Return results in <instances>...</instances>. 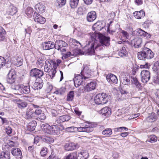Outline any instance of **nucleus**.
I'll return each mask as SVG.
<instances>
[{
	"mask_svg": "<svg viewBox=\"0 0 159 159\" xmlns=\"http://www.w3.org/2000/svg\"><path fill=\"white\" fill-rule=\"evenodd\" d=\"M78 145L74 143H66L64 146L66 150L67 151H72L78 148Z\"/></svg>",
	"mask_w": 159,
	"mask_h": 159,
	"instance_id": "nucleus-20",
	"label": "nucleus"
},
{
	"mask_svg": "<svg viewBox=\"0 0 159 159\" xmlns=\"http://www.w3.org/2000/svg\"><path fill=\"white\" fill-rule=\"evenodd\" d=\"M123 94H124V93L120 91V92L116 94V97L118 101H120L123 99V98L122 97Z\"/></svg>",
	"mask_w": 159,
	"mask_h": 159,
	"instance_id": "nucleus-55",
	"label": "nucleus"
},
{
	"mask_svg": "<svg viewBox=\"0 0 159 159\" xmlns=\"http://www.w3.org/2000/svg\"><path fill=\"white\" fill-rule=\"evenodd\" d=\"M76 127L71 126L66 128H63V129L68 132H76Z\"/></svg>",
	"mask_w": 159,
	"mask_h": 159,
	"instance_id": "nucleus-46",
	"label": "nucleus"
},
{
	"mask_svg": "<svg viewBox=\"0 0 159 159\" xmlns=\"http://www.w3.org/2000/svg\"><path fill=\"white\" fill-rule=\"evenodd\" d=\"M139 59L141 60H145L146 59H150L154 57L153 52L149 48H144L143 50L138 53Z\"/></svg>",
	"mask_w": 159,
	"mask_h": 159,
	"instance_id": "nucleus-4",
	"label": "nucleus"
},
{
	"mask_svg": "<svg viewBox=\"0 0 159 159\" xmlns=\"http://www.w3.org/2000/svg\"><path fill=\"white\" fill-rule=\"evenodd\" d=\"M42 112V110L40 109H37L35 111H34V117L36 116H38Z\"/></svg>",
	"mask_w": 159,
	"mask_h": 159,
	"instance_id": "nucleus-59",
	"label": "nucleus"
},
{
	"mask_svg": "<svg viewBox=\"0 0 159 159\" xmlns=\"http://www.w3.org/2000/svg\"><path fill=\"white\" fill-rule=\"evenodd\" d=\"M43 48L44 50H49L55 48V46L53 42L49 41L45 42L43 44Z\"/></svg>",
	"mask_w": 159,
	"mask_h": 159,
	"instance_id": "nucleus-24",
	"label": "nucleus"
},
{
	"mask_svg": "<svg viewBox=\"0 0 159 159\" xmlns=\"http://www.w3.org/2000/svg\"><path fill=\"white\" fill-rule=\"evenodd\" d=\"M67 43L64 41L61 40H57L55 42V48L58 50L63 47H66Z\"/></svg>",
	"mask_w": 159,
	"mask_h": 159,
	"instance_id": "nucleus-18",
	"label": "nucleus"
},
{
	"mask_svg": "<svg viewBox=\"0 0 159 159\" xmlns=\"http://www.w3.org/2000/svg\"><path fill=\"white\" fill-rule=\"evenodd\" d=\"M42 83L40 82H35L34 85V87L35 89H40L42 88Z\"/></svg>",
	"mask_w": 159,
	"mask_h": 159,
	"instance_id": "nucleus-50",
	"label": "nucleus"
},
{
	"mask_svg": "<svg viewBox=\"0 0 159 159\" xmlns=\"http://www.w3.org/2000/svg\"><path fill=\"white\" fill-rule=\"evenodd\" d=\"M112 130L111 128H107L102 132V134L106 136H110L112 134Z\"/></svg>",
	"mask_w": 159,
	"mask_h": 159,
	"instance_id": "nucleus-40",
	"label": "nucleus"
},
{
	"mask_svg": "<svg viewBox=\"0 0 159 159\" xmlns=\"http://www.w3.org/2000/svg\"><path fill=\"white\" fill-rule=\"evenodd\" d=\"M131 81L132 83L134 84L136 87L138 88H140V84L135 77H131Z\"/></svg>",
	"mask_w": 159,
	"mask_h": 159,
	"instance_id": "nucleus-39",
	"label": "nucleus"
},
{
	"mask_svg": "<svg viewBox=\"0 0 159 159\" xmlns=\"http://www.w3.org/2000/svg\"><path fill=\"white\" fill-rule=\"evenodd\" d=\"M118 55L120 57L125 56L127 55V52L125 47H123L122 48L118 53Z\"/></svg>",
	"mask_w": 159,
	"mask_h": 159,
	"instance_id": "nucleus-48",
	"label": "nucleus"
},
{
	"mask_svg": "<svg viewBox=\"0 0 159 159\" xmlns=\"http://www.w3.org/2000/svg\"><path fill=\"white\" fill-rule=\"evenodd\" d=\"M11 61L12 62L17 66H20L22 65L23 61V60L21 57H18L16 58H12Z\"/></svg>",
	"mask_w": 159,
	"mask_h": 159,
	"instance_id": "nucleus-26",
	"label": "nucleus"
},
{
	"mask_svg": "<svg viewBox=\"0 0 159 159\" xmlns=\"http://www.w3.org/2000/svg\"><path fill=\"white\" fill-rule=\"evenodd\" d=\"M9 154L8 152H2L0 155V159H9Z\"/></svg>",
	"mask_w": 159,
	"mask_h": 159,
	"instance_id": "nucleus-43",
	"label": "nucleus"
},
{
	"mask_svg": "<svg viewBox=\"0 0 159 159\" xmlns=\"http://www.w3.org/2000/svg\"><path fill=\"white\" fill-rule=\"evenodd\" d=\"M84 80L89 78L92 74V72L87 65H84L83 69L81 72Z\"/></svg>",
	"mask_w": 159,
	"mask_h": 159,
	"instance_id": "nucleus-7",
	"label": "nucleus"
},
{
	"mask_svg": "<svg viewBox=\"0 0 159 159\" xmlns=\"http://www.w3.org/2000/svg\"><path fill=\"white\" fill-rule=\"evenodd\" d=\"M11 153L18 159H20L22 157V152L18 148H13Z\"/></svg>",
	"mask_w": 159,
	"mask_h": 159,
	"instance_id": "nucleus-16",
	"label": "nucleus"
},
{
	"mask_svg": "<svg viewBox=\"0 0 159 159\" xmlns=\"http://www.w3.org/2000/svg\"><path fill=\"white\" fill-rule=\"evenodd\" d=\"M100 42L101 45L103 46H108L110 44V38L108 37H106L105 36L101 34L99 36Z\"/></svg>",
	"mask_w": 159,
	"mask_h": 159,
	"instance_id": "nucleus-11",
	"label": "nucleus"
},
{
	"mask_svg": "<svg viewBox=\"0 0 159 159\" xmlns=\"http://www.w3.org/2000/svg\"><path fill=\"white\" fill-rule=\"evenodd\" d=\"M134 16L137 19H140L143 17L145 13L144 11L141 10L139 11H135L133 13Z\"/></svg>",
	"mask_w": 159,
	"mask_h": 159,
	"instance_id": "nucleus-32",
	"label": "nucleus"
},
{
	"mask_svg": "<svg viewBox=\"0 0 159 159\" xmlns=\"http://www.w3.org/2000/svg\"><path fill=\"white\" fill-rule=\"evenodd\" d=\"M34 21L39 23L43 24L46 21V20L44 18L37 13H34Z\"/></svg>",
	"mask_w": 159,
	"mask_h": 159,
	"instance_id": "nucleus-14",
	"label": "nucleus"
},
{
	"mask_svg": "<svg viewBox=\"0 0 159 159\" xmlns=\"http://www.w3.org/2000/svg\"><path fill=\"white\" fill-rule=\"evenodd\" d=\"M93 127L89 123L88 125H85L83 127H76V131L89 133L93 131Z\"/></svg>",
	"mask_w": 159,
	"mask_h": 159,
	"instance_id": "nucleus-8",
	"label": "nucleus"
},
{
	"mask_svg": "<svg viewBox=\"0 0 159 159\" xmlns=\"http://www.w3.org/2000/svg\"><path fill=\"white\" fill-rule=\"evenodd\" d=\"M120 82L124 85H129L130 84L129 77H122L120 78Z\"/></svg>",
	"mask_w": 159,
	"mask_h": 159,
	"instance_id": "nucleus-33",
	"label": "nucleus"
},
{
	"mask_svg": "<svg viewBox=\"0 0 159 159\" xmlns=\"http://www.w3.org/2000/svg\"><path fill=\"white\" fill-rule=\"evenodd\" d=\"M89 156V154L86 152L82 151L79 153L78 154L77 159H87Z\"/></svg>",
	"mask_w": 159,
	"mask_h": 159,
	"instance_id": "nucleus-34",
	"label": "nucleus"
},
{
	"mask_svg": "<svg viewBox=\"0 0 159 159\" xmlns=\"http://www.w3.org/2000/svg\"><path fill=\"white\" fill-rule=\"evenodd\" d=\"M6 32L5 30L0 26V41H4L6 39Z\"/></svg>",
	"mask_w": 159,
	"mask_h": 159,
	"instance_id": "nucleus-37",
	"label": "nucleus"
},
{
	"mask_svg": "<svg viewBox=\"0 0 159 159\" xmlns=\"http://www.w3.org/2000/svg\"><path fill=\"white\" fill-rule=\"evenodd\" d=\"M79 0H70V5L72 8H75L78 5Z\"/></svg>",
	"mask_w": 159,
	"mask_h": 159,
	"instance_id": "nucleus-45",
	"label": "nucleus"
},
{
	"mask_svg": "<svg viewBox=\"0 0 159 159\" xmlns=\"http://www.w3.org/2000/svg\"><path fill=\"white\" fill-rule=\"evenodd\" d=\"M25 117L27 119L34 117V111L30 108L28 109L26 111Z\"/></svg>",
	"mask_w": 159,
	"mask_h": 159,
	"instance_id": "nucleus-27",
	"label": "nucleus"
},
{
	"mask_svg": "<svg viewBox=\"0 0 159 159\" xmlns=\"http://www.w3.org/2000/svg\"><path fill=\"white\" fill-rule=\"evenodd\" d=\"M83 76L81 75H77L74 78V85L76 87H78L80 85L83 84V81L84 80Z\"/></svg>",
	"mask_w": 159,
	"mask_h": 159,
	"instance_id": "nucleus-13",
	"label": "nucleus"
},
{
	"mask_svg": "<svg viewBox=\"0 0 159 159\" xmlns=\"http://www.w3.org/2000/svg\"><path fill=\"white\" fill-rule=\"evenodd\" d=\"M100 45L98 44L97 41L93 37H91L85 47L86 52L88 55H94L95 50L97 49Z\"/></svg>",
	"mask_w": 159,
	"mask_h": 159,
	"instance_id": "nucleus-2",
	"label": "nucleus"
},
{
	"mask_svg": "<svg viewBox=\"0 0 159 159\" xmlns=\"http://www.w3.org/2000/svg\"><path fill=\"white\" fill-rule=\"evenodd\" d=\"M142 42V39L139 38H135L132 41V43H134V47L136 48H139L140 47Z\"/></svg>",
	"mask_w": 159,
	"mask_h": 159,
	"instance_id": "nucleus-30",
	"label": "nucleus"
},
{
	"mask_svg": "<svg viewBox=\"0 0 159 159\" xmlns=\"http://www.w3.org/2000/svg\"><path fill=\"white\" fill-rule=\"evenodd\" d=\"M141 80L144 83H147L149 80L150 77V72L147 70H143L141 73Z\"/></svg>",
	"mask_w": 159,
	"mask_h": 159,
	"instance_id": "nucleus-9",
	"label": "nucleus"
},
{
	"mask_svg": "<svg viewBox=\"0 0 159 159\" xmlns=\"http://www.w3.org/2000/svg\"><path fill=\"white\" fill-rule=\"evenodd\" d=\"M12 129L11 127L8 126L6 128V132L7 134H9L11 133Z\"/></svg>",
	"mask_w": 159,
	"mask_h": 159,
	"instance_id": "nucleus-61",
	"label": "nucleus"
},
{
	"mask_svg": "<svg viewBox=\"0 0 159 159\" xmlns=\"http://www.w3.org/2000/svg\"><path fill=\"white\" fill-rule=\"evenodd\" d=\"M94 30H101L103 28L102 23L101 21H99L94 24L93 26Z\"/></svg>",
	"mask_w": 159,
	"mask_h": 159,
	"instance_id": "nucleus-35",
	"label": "nucleus"
},
{
	"mask_svg": "<svg viewBox=\"0 0 159 159\" xmlns=\"http://www.w3.org/2000/svg\"><path fill=\"white\" fill-rule=\"evenodd\" d=\"M16 8L13 5H11L7 10V14L13 15L17 12Z\"/></svg>",
	"mask_w": 159,
	"mask_h": 159,
	"instance_id": "nucleus-25",
	"label": "nucleus"
},
{
	"mask_svg": "<svg viewBox=\"0 0 159 159\" xmlns=\"http://www.w3.org/2000/svg\"><path fill=\"white\" fill-rule=\"evenodd\" d=\"M157 119V117L154 113H152L146 118L148 121L151 122L155 121Z\"/></svg>",
	"mask_w": 159,
	"mask_h": 159,
	"instance_id": "nucleus-36",
	"label": "nucleus"
},
{
	"mask_svg": "<svg viewBox=\"0 0 159 159\" xmlns=\"http://www.w3.org/2000/svg\"><path fill=\"white\" fill-rule=\"evenodd\" d=\"M44 61V60L42 58L38 59L36 63L38 68H42L43 67Z\"/></svg>",
	"mask_w": 159,
	"mask_h": 159,
	"instance_id": "nucleus-47",
	"label": "nucleus"
},
{
	"mask_svg": "<svg viewBox=\"0 0 159 159\" xmlns=\"http://www.w3.org/2000/svg\"><path fill=\"white\" fill-rule=\"evenodd\" d=\"M18 107L20 108H24L27 106V103L25 102L20 101L17 103Z\"/></svg>",
	"mask_w": 159,
	"mask_h": 159,
	"instance_id": "nucleus-52",
	"label": "nucleus"
},
{
	"mask_svg": "<svg viewBox=\"0 0 159 159\" xmlns=\"http://www.w3.org/2000/svg\"><path fill=\"white\" fill-rule=\"evenodd\" d=\"M77 155L76 153L73 152L67 155L65 159H77Z\"/></svg>",
	"mask_w": 159,
	"mask_h": 159,
	"instance_id": "nucleus-41",
	"label": "nucleus"
},
{
	"mask_svg": "<svg viewBox=\"0 0 159 159\" xmlns=\"http://www.w3.org/2000/svg\"><path fill=\"white\" fill-rule=\"evenodd\" d=\"M30 74L31 76L39 78L43 76V72L38 69L34 68L31 70Z\"/></svg>",
	"mask_w": 159,
	"mask_h": 159,
	"instance_id": "nucleus-12",
	"label": "nucleus"
},
{
	"mask_svg": "<svg viewBox=\"0 0 159 159\" xmlns=\"http://www.w3.org/2000/svg\"><path fill=\"white\" fill-rule=\"evenodd\" d=\"M44 65V71L48 73V75L51 79H52L55 76L57 72V64L56 61L52 60H47L45 61Z\"/></svg>",
	"mask_w": 159,
	"mask_h": 159,
	"instance_id": "nucleus-1",
	"label": "nucleus"
},
{
	"mask_svg": "<svg viewBox=\"0 0 159 159\" xmlns=\"http://www.w3.org/2000/svg\"><path fill=\"white\" fill-rule=\"evenodd\" d=\"M7 63L8 65L7 66L10 67L11 65V61L9 59H5L3 57L0 56V69L4 66Z\"/></svg>",
	"mask_w": 159,
	"mask_h": 159,
	"instance_id": "nucleus-19",
	"label": "nucleus"
},
{
	"mask_svg": "<svg viewBox=\"0 0 159 159\" xmlns=\"http://www.w3.org/2000/svg\"><path fill=\"white\" fill-rule=\"evenodd\" d=\"M96 86L95 82H91L87 84L86 86L84 88V89L88 92H89L94 90L95 89Z\"/></svg>",
	"mask_w": 159,
	"mask_h": 159,
	"instance_id": "nucleus-23",
	"label": "nucleus"
},
{
	"mask_svg": "<svg viewBox=\"0 0 159 159\" xmlns=\"http://www.w3.org/2000/svg\"><path fill=\"white\" fill-rule=\"evenodd\" d=\"M40 138L42 141L47 143H51L54 141L53 139L49 136H41Z\"/></svg>",
	"mask_w": 159,
	"mask_h": 159,
	"instance_id": "nucleus-29",
	"label": "nucleus"
},
{
	"mask_svg": "<svg viewBox=\"0 0 159 159\" xmlns=\"http://www.w3.org/2000/svg\"><path fill=\"white\" fill-rule=\"evenodd\" d=\"M11 88L12 89L17 91L21 93L27 94L29 93L30 91V87L29 85L14 84L11 85Z\"/></svg>",
	"mask_w": 159,
	"mask_h": 159,
	"instance_id": "nucleus-5",
	"label": "nucleus"
},
{
	"mask_svg": "<svg viewBox=\"0 0 159 159\" xmlns=\"http://www.w3.org/2000/svg\"><path fill=\"white\" fill-rule=\"evenodd\" d=\"M74 97V92L73 91H70L67 94L66 98L67 101H71L73 100Z\"/></svg>",
	"mask_w": 159,
	"mask_h": 159,
	"instance_id": "nucleus-38",
	"label": "nucleus"
},
{
	"mask_svg": "<svg viewBox=\"0 0 159 159\" xmlns=\"http://www.w3.org/2000/svg\"><path fill=\"white\" fill-rule=\"evenodd\" d=\"M87 19L88 21L91 22L93 21L96 18V14L95 11H91L88 13Z\"/></svg>",
	"mask_w": 159,
	"mask_h": 159,
	"instance_id": "nucleus-21",
	"label": "nucleus"
},
{
	"mask_svg": "<svg viewBox=\"0 0 159 159\" xmlns=\"http://www.w3.org/2000/svg\"><path fill=\"white\" fill-rule=\"evenodd\" d=\"M106 79L107 81L110 83H117V79L116 77L112 74H109L106 76Z\"/></svg>",
	"mask_w": 159,
	"mask_h": 159,
	"instance_id": "nucleus-22",
	"label": "nucleus"
},
{
	"mask_svg": "<svg viewBox=\"0 0 159 159\" xmlns=\"http://www.w3.org/2000/svg\"><path fill=\"white\" fill-rule=\"evenodd\" d=\"M152 69L155 72L157 73H159V60L154 63Z\"/></svg>",
	"mask_w": 159,
	"mask_h": 159,
	"instance_id": "nucleus-42",
	"label": "nucleus"
},
{
	"mask_svg": "<svg viewBox=\"0 0 159 159\" xmlns=\"http://www.w3.org/2000/svg\"><path fill=\"white\" fill-rule=\"evenodd\" d=\"M47 153V149L45 147H43L42 148L41 152L40 154L42 156H44Z\"/></svg>",
	"mask_w": 159,
	"mask_h": 159,
	"instance_id": "nucleus-56",
	"label": "nucleus"
},
{
	"mask_svg": "<svg viewBox=\"0 0 159 159\" xmlns=\"http://www.w3.org/2000/svg\"><path fill=\"white\" fill-rule=\"evenodd\" d=\"M144 31H145L140 29H137L135 30V32L137 35H139L140 36H142V35L143 34V33H145Z\"/></svg>",
	"mask_w": 159,
	"mask_h": 159,
	"instance_id": "nucleus-58",
	"label": "nucleus"
},
{
	"mask_svg": "<svg viewBox=\"0 0 159 159\" xmlns=\"http://www.w3.org/2000/svg\"><path fill=\"white\" fill-rule=\"evenodd\" d=\"M38 117V118L40 120H44L46 118V116L43 112H42Z\"/></svg>",
	"mask_w": 159,
	"mask_h": 159,
	"instance_id": "nucleus-62",
	"label": "nucleus"
},
{
	"mask_svg": "<svg viewBox=\"0 0 159 159\" xmlns=\"http://www.w3.org/2000/svg\"><path fill=\"white\" fill-rule=\"evenodd\" d=\"M153 81L154 83L159 84V74L156 77H155L153 79Z\"/></svg>",
	"mask_w": 159,
	"mask_h": 159,
	"instance_id": "nucleus-64",
	"label": "nucleus"
},
{
	"mask_svg": "<svg viewBox=\"0 0 159 159\" xmlns=\"http://www.w3.org/2000/svg\"><path fill=\"white\" fill-rule=\"evenodd\" d=\"M41 127L43 131L47 134L57 135L59 133V128L56 125L50 126L47 124H43Z\"/></svg>",
	"mask_w": 159,
	"mask_h": 159,
	"instance_id": "nucleus-3",
	"label": "nucleus"
},
{
	"mask_svg": "<svg viewBox=\"0 0 159 159\" xmlns=\"http://www.w3.org/2000/svg\"><path fill=\"white\" fill-rule=\"evenodd\" d=\"M65 89L64 88L62 87L59 90H57L55 91L54 93L56 94H60L61 95L65 92Z\"/></svg>",
	"mask_w": 159,
	"mask_h": 159,
	"instance_id": "nucleus-51",
	"label": "nucleus"
},
{
	"mask_svg": "<svg viewBox=\"0 0 159 159\" xmlns=\"http://www.w3.org/2000/svg\"><path fill=\"white\" fill-rule=\"evenodd\" d=\"M34 12L33 9L30 7H28L26 10V14L28 17H30Z\"/></svg>",
	"mask_w": 159,
	"mask_h": 159,
	"instance_id": "nucleus-49",
	"label": "nucleus"
},
{
	"mask_svg": "<svg viewBox=\"0 0 159 159\" xmlns=\"http://www.w3.org/2000/svg\"><path fill=\"white\" fill-rule=\"evenodd\" d=\"M157 140V137L154 135H151L149 137V141L151 143H154L156 142Z\"/></svg>",
	"mask_w": 159,
	"mask_h": 159,
	"instance_id": "nucleus-53",
	"label": "nucleus"
},
{
	"mask_svg": "<svg viewBox=\"0 0 159 159\" xmlns=\"http://www.w3.org/2000/svg\"><path fill=\"white\" fill-rule=\"evenodd\" d=\"M36 125L37 123L35 121H32L27 124V129L29 131H32L35 129Z\"/></svg>",
	"mask_w": 159,
	"mask_h": 159,
	"instance_id": "nucleus-28",
	"label": "nucleus"
},
{
	"mask_svg": "<svg viewBox=\"0 0 159 159\" xmlns=\"http://www.w3.org/2000/svg\"><path fill=\"white\" fill-rule=\"evenodd\" d=\"M66 2V0H57V3L58 6L61 7L64 5Z\"/></svg>",
	"mask_w": 159,
	"mask_h": 159,
	"instance_id": "nucleus-54",
	"label": "nucleus"
},
{
	"mask_svg": "<svg viewBox=\"0 0 159 159\" xmlns=\"http://www.w3.org/2000/svg\"><path fill=\"white\" fill-rule=\"evenodd\" d=\"M144 33H143V34H142L141 36H143V37L148 39L150 38L151 35L150 34L147 33L146 32H145V31H144Z\"/></svg>",
	"mask_w": 159,
	"mask_h": 159,
	"instance_id": "nucleus-63",
	"label": "nucleus"
},
{
	"mask_svg": "<svg viewBox=\"0 0 159 159\" xmlns=\"http://www.w3.org/2000/svg\"><path fill=\"white\" fill-rule=\"evenodd\" d=\"M128 130V129L125 127H121L115 128L114 129L115 132H121L122 131H126Z\"/></svg>",
	"mask_w": 159,
	"mask_h": 159,
	"instance_id": "nucleus-44",
	"label": "nucleus"
},
{
	"mask_svg": "<svg viewBox=\"0 0 159 159\" xmlns=\"http://www.w3.org/2000/svg\"><path fill=\"white\" fill-rule=\"evenodd\" d=\"M73 56V54H71L70 52H68L66 54L63 56L62 58L63 59H65L69 57Z\"/></svg>",
	"mask_w": 159,
	"mask_h": 159,
	"instance_id": "nucleus-60",
	"label": "nucleus"
},
{
	"mask_svg": "<svg viewBox=\"0 0 159 159\" xmlns=\"http://www.w3.org/2000/svg\"><path fill=\"white\" fill-rule=\"evenodd\" d=\"M99 112L103 116L105 117H108L111 114V110L110 108L106 107L101 110Z\"/></svg>",
	"mask_w": 159,
	"mask_h": 159,
	"instance_id": "nucleus-15",
	"label": "nucleus"
},
{
	"mask_svg": "<svg viewBox=\"0 0 159 159\" xmlns=\"http://www.w3.org/2000/svg\"><path fill=\"white\" fill-rule=\"evenodd\" d=\"M35 9L37 12L42 13L45 11V7L43 3L39 2L35 6Z\"/></svg>",
	"mask_w": 159,
	"mask_h": 159,
	"instance_id": "nucleus-17",
	"label": "nucleus"
},
{
	"mask_svg": "<svg viewBox=\"0 0 159 159\" xmlns=\"http://www.w3.org/2000/svg\"><path fill=\"white\" fill-rule=\"evenodd\" d=\"M69 41L70 43H72L74 45H76L78 44H80V43L78 41L73 38L70 39Z\"/></svg>",
	"mask_w": 159,
	"mask_h": 159,
	"instance_id": "nucleus-57",
	"label": "nucleus"
},
{
	"mask_svg": "<svg viewBox=\"0 0 159 159\" xmlns=\"http://www.w3.org/2000/svg\"><path fill=\"white\" fill-rule=\"evenodd\" d=\"M16 78L15 72L13 70H11L8 74L7 81L9 84H12L15 82Z\"/></svg>",
	"mask_w": 159,
	"mask_h": 159,
	"instance_id": "nucleus-10",
	"label": "nucleus"
},
{
	"mask_svg": "<svg viewBox=\"0 0 159 159\" xmlns=\"http://www.w3.org/2000/svg\"><path fill=\"white\" fill-rule=\"evenodd\" d=\"M70 119V117L68 116L63 115L59 116L57 119V121L58 123H60L65 121H68Z\"/></svg>",
	"mask_w": 159,
	"mask_h": 159,
	"instance_id": "nucleus-31",
	"label": "nucleus"
},
{
	"mask_svg": "<svg viewBox=\"0 0 159 159\" xmlns=\"http://www.w3.org/2000/svg\"><path fill=\"white\" fill-rule=\"evenodd\" d=\"M108 97L105 93H102L98 94L96 95L94 101L97 104H104L108 101Z\"/></svg>",
	"mask_w": 159,
	"mask_h": 159,
	"instance_id": "nucleus-6",
	"label": "nucleus"
}]
</instances>
